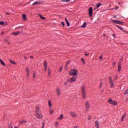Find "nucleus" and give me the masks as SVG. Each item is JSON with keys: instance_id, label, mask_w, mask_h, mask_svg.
I'll list each match as a JSON object with an SVG mask.
<instances>
[{"instance_id": "58836bf2", "label": "nucleus", "mask_w": 128, "mask_h": 128, "mask_svg": "<svg viewBox=\"0 0 128 128\" xmlns=\"http://www.w3.org/2000/svg\"><path fill=\"white\" fill-rule=\"evenodd\" d=\"M62 72V67H61L60 70V72Z\"/></svg>"}, {"instance_id": "6e6552de", "label": "nucleus", "mask_w": 128, "mask_h": 128, "mask_svg": "<svg viewBox=\"0 0 128 128\" xmlns=\"http://www.w3.org/2000/svg\"><path fill=\"white\" fill-rule=\"evenodd\" d=\"M36 114L38 118H39V119L42 118V114L41 112L36 113Z\"/></svg>"}, {"instance_id": "49530a36", "label": "nucleus", "mask_w": 128, "mask_h": 128, "mask_svg": "<svg viewBox=\"0 0 128 128\" xmlns=\"http://www.w3.org/2000/svg\"><path fill=\"white\" fill-rule=\"evenodd\" d=\"M116 28H120V26H117Z\"/></svg>"}, {"instance_id": "37998d69", "label": "nucleus", "mask_w": 128, "mask_h": 128, "mask_svg": "<svg viewBox=\"0 0 128 128\" xmlns=\"http://www.w3.org/2000/svg\"><path fill=\"white\" fill-rule=\"evenodd\" d=\"M100 60H102V58H104V56H100Z\"/></svg>"}, {"instance_id": "39448f33", "label": "nucleus", "mask_w": 128, "mask_h": 128, "mask_svg": "<svg viewBox=\"0 0 128 128\" xmlns=\"http://www.w3.org/2000/svg\"><path fill=\"white\" fill-rule=\"evenodd\" d=\"M109 80L110 86L112 88H114V80H112V77H110L109 78Z\"/></svg>"}, {"instance_id": "09e8293b", "label": "nucleus", "mask_w": 128, "mask_h": 128, "mask_svg": "<svg viewBox=\"0 0 128 128\" xmlns=\"http://www.w3.org/2000/svg\"><path fill=\"white\" fill-rule=\"evenodd\" d=\"M118 76H116V78H115V80H118Z\"/></svg>"}, {"instance_id": "8fccbe9b", "label": "nucleus", "mask_w": 128, "mask_h": 128, "mask_svg": "<svg viewBox=\"0 0 128 128\" xmlns=\"http://www.w3.org/2000/svg\"><path fill=\"white\" fill-rule=\"evenodd\" d=\"M85 56H89V54H86Z\"/></svg>"}, {"instance_id": "412c9836", "label": "nucleus", "mask_w": 128, "mask_h": 128, "mask_svg": "<svg viewBox=\"0 0 128 128\" xmlns=\"http://www.w3.org/2000/svg\"><path fill=\"white\" fill-rule=\"evenodd\" d=\"M70 61H68L66 64V68H65V70H67L68 68V66L70 65Z\"/></svg>"}, {"instance_id": "7c9ffc66", "label": "nucleus", "mask_w": 128, "mask_h": 128, "mask_svg": "<svg viewBox=\"0 0 128 128\" xmlns=\"http://www.w3.org/2000/svg\"><path fill=\"white\" fill-rule=\"evenodd\" d=\"M62 118H64V115L61 114L60 117L58 120H62Z\"/></svg>"}, {"instance_id": "de8ad7c7", "label": "nucleus", "mask_w": 128, "mask_h": 128, "mask_svg": "<svg viewBox=\"0 0 128 128\" xmlns=\"http://www.w3.org/2000/svg\"><path fill=\"white\" fill-rule=\"evenodd\" d=\"M62 26H64V22H62Z\"/></svg>"}, {"instance_id": "4468645a", "label": "nucleus", "mask_w": 128, "mask_h": 128, "mask_svg": "<svg viewBox=\"0 0 128 128\" xmlns=\"http://www.w3.org/2000/svg\"><path fill=\"white\" fill-rule=\"evenodd\" d=\"M56 92L58 96H60V90L58 88L56 89Z\"/></svg>"}, {"instance_id": "864d4df0", "label": "nucleus", "mask_w": 128, "mask_h": 128, "mask_svg": "<svg viewBox=\"0 0 128 128\" xmlns=\"http://www.w3.org/2000/svg\"><path fill=\"white\" fill-rule=\"evenodd\" d=\"M116 10H118V8L116 7Z\"/></svg>"}, {"instance_id": "a211bd4d", "label": "nucleus", "mask_w": 128, "mask_h": 128, "mask_svg": "<svg viewBox=\"0 0 128 128\" xmlns=\"http://www.w3.org/2000/svg\"><path fill=\"white\" fill-rule=\"evenodd\" d=\"M96 126V128H100V123L96 121L95 122Z\"/></svg>"}, {"instance_id": "1a4fd4ad", "label": "nucleus", "mask_w": 128, "mask_h": 128, "mask_svg": "<svg viewBox=\"0 0 128 128\" xmlns=\"http://www.w3.org/2000/svg\"><path fill=\"white\" fill-rule=\"evenodd\" d=\"M112 22H114V24H122V22H118V20H112Z\"/></svg>"}, {"instance_id": "bf43d9fd", "label": "nucleus", "mask_w": 128, "mask_h": 128, "mask_svg": "<svg viewBox=\"0 0 128 128\" xmlns=\"http://www.w3.org/2000/svg\"><path fill=\"white\" fill-rule=\"evenodd\" d=\"M12 128V127H10V128Z\"/></svg>"}, {"instance_id": "4c0bfd02", "label": "nucleus", "mask_w": 128, "mask_h": 128, "mask_svg": "<svg viewBox=\"0 0 128 128\" xmlns=\"http://www.w3.org/2000/svg\"><path fill=\"white\" fill-rule=\"evenodd\" d=\"M102 86H104V84H102V82H101L100 84V88H102Z\"/></svg>"}, {"instance_id": "c03bdc74", "label": "nucleus", "mask_w": 128, "mask_h": 128, "mask_svg": "<svg viewBox=\"0 0 128 128\" xmlns=\"http://www.w3.org/2000/svg\"><path fill=\"white\" fill-rule=\"evenodd\" d=\"M56 126H58V122H56Z\"/></svg>"}, {"instance_id": "9d476101", "label": "nucleus", "mask_w": 128, "mask_h": 128, "mask_svg": "<svg viewBox=\"0 0 128 128\" xmlns=\"http://www.w3.org/2000/svg\"><path fill=\"white\" fill-rule=\"evenodd\" d=\"M26 72L27 77L28 78L30 74V71L28 68H26Z\"/></svg>"}, {"instance_id": "2eb2a0df", "label": "nucleus", "mask_w": 128, "mask_h": 128, "mask_svg": "<svg viewBox=\"0 0 128 128\" xmlns=\"http://www.w3.org/2000/svg\"><path fill=\"white\" fill-rule=\"evenodd\" d=\"M120 70H122V63L120 62L118 67V72H120Z\"/></svg>"}, {"instance_id": "e433bc0d", "label": "nucleus", "mask_w": 128, "mask_h": 128, "mask_svg": "<svg viewBox=\"0 0 128 128\" xmlns=\"http://www.w3.org/2000/svg\"><path fill=\"white\" fill-rule=\"evenodd\" d=\"M40 18H42V20H46V18L42 16L41 15H40Z\"/></svg>"}, {"instance_id": "2f4dec72", "label": "nucleus", "mask_w": 128, "mask_h": 128, "mask_svg": "<svg viewBox=\"0 0 128 128\" xmlns=\"http://www.w3.org/2000/svg\"><path fill=\"white\" fill-rule=\"evenodd\" d=\"M10 62H11V64H16V62L12 60H10Z\"/></svg>"}, {"instance_id": "f3484780", "label": "nucleus", "mask_w": 128, "mask_h": 128, "mask_svg": "<svg viewBox=\"0 0 128 128\" xmlns=\"http://www.w3.org/2000/svg\"><path fill=\"white\" fill-rule=\"evenodd\" d=\"M65 20L66 22V24L68 26V27L70 26V22H68V19L66 18Z\"/></svg>"}, {"instance_id": "052dcab7", "label": "nucleus", "mask_w": 128, "mask_h": 128, "mask_svg": "<svg viewBox=\"0 0 128 128\" xmlns=\"http://www.w3.org/2000/svg\"><path fill=\"white\" fill-rule=\"evenodd\" d=\"M62 2H64V0H63Z\"/></svg>"}, {"instance_id": "aec40b11", "label": "nucleus", "mask_w": 128, "mask_h": 128, "mask_svg": "<svg viewBox=\"0 0 128 128\" xmlns=\"http://www.w3.org/2000/svg\"><path fill=\"white\" fill-rule=\"evenodd\" d=\"M26 120H20V124H26Z\"/></svg>"}, {"instance_id": "b1692460", "label": "nucleus", "mask_w": 128, "mask_h": 128, "mask_svg": "<svg viewBox=\"0 0 128 128\" xmlns=\"http://www.w3.org/2000/svg\"><path fill=\"white\" fill-rule=\"evenodd\" d=\"M49 112H50V114H51V115H52V114H54V110H52V108H50V109Z\"/></svg>"}, {"instance_id": "680f3d73", "label": "nucleus", "mask_w": 128, "mask_h": 128, "mask_svg": "<svg viewBox=\"0 0 128 128\" xmlns=\"http://www.w3.org/2000/svg\"><path fill=\"white\" fill-rule=\"evenodd\" d=\"M119 4H120V2H119Z\"/></svg>"}, {"instance_id": "393cba45", "label": "nucleus", "mask_w": 128, "mask_h": 128, "mask_svg": "<svg viewBox=\"0 0 128 128\" xmlns=\"http://www.w3.org/2000/svg\"><path fill=\"white\" fill-rule=\"evenodd\" d=\"M0 62H1L2 64L4 66H6V64H4L2 59H0Z\"/></svg>"}, {"instance_id": "a878e982", "label": "nucleus", "mask_w": 128, "mask_h": 128, "mask_svg": "<svg viewBox=\"0 0 128 128\" xmlns=\"http://www.w3.org/2000/svg\"><path fill=\"white\" fill-rule=\"evenodd\" d=\"M22 16L25 22L26 21V14H24Z\"/></svg>"}, {"instance_id": "a19ab883", "label": "nucleus", "mask_w": 128, "mask_h": 128, "mask_svg": "<svg viewBox=\"0 0 128 128\" xmlns=\"http://www.w3.org/2000/svg\"><path fill=\"white\" fill-rule=\"evenodd\" d=\"M65 2H70V0H64Z\"/></svg>"}, {"instance_id": "5fc2aeb1", "label": "nucleus", "mask_w": 128, "mask_h": 128, "mask_svg": "<svg viewBox=\"0 0 128 128\" xmlns=\"http://www.w3.org/2000/svg\"><path fill=\"white\" fill-rule=\"evenodd\" d=\"M6 14H8V16H10V13H6Z\"/></svg>"}, {"instance_id": "dca6fc26", "label": "nucleus", "mask_w": 128, "mask_h": 128, "mask_svg": "<svg viewBox=\"0 0 128 128\" xmlns=\"http://www.w3.org/2000/svg\"><path fill=\"white\" fill-rule=\"evenodd\" d=\"M42 2H35L34 4H32V6H36V5H38V4H42Z\"/></svg>"}, {"instance_id": "f704fd0d", "label": "nucleus", "mask_w": 128, "mask_h": 128, "mask_svg": "<svg viewBox=\"0 0 128 128\" xmlns=\"http://www.w3.org/2000/svg\"><path fill=\"white\" fill-rule=\"evenodd\" d=\"M33 78H36V73H34Z\"/></svg>"}, {"instance_id": "a18cd8bd", "label": "nucleus", "mask_w": 128, "mask_h": 128, "mask_svg": "<svg viewBox=\"0 0 128 128\" xmlns=\"http://www.w3.org/2000/svg\"><path fill=\"white\" fill-rule=\"evenodd\" d=\"M116 63H114V64H112V66H116Z\"/></svg>"}, {"instance_id": "3c124183", "label": "nucleus", "mask_w": 128, "mask_h": 128, "mask_svg": "<svg viewBox=\"0 0 128 128\" xmlns=\"http://www.w3.org/2000/svg\"><path fill=\"white\" fill-rule=\"evenodd\" d=\"M113 36H114V38H116V34H114Z\"/></svg>"}, {"instance_id": "20e7f679", "label": "nucleus", "mask_w": 128, "mask_h": 128, "mask_svg": "<svg viewBox=\"0 0 128 128\" xmlns=\"http://www.w3.org/2000/svg\"><path fill=\"white\" fill-rule=\"evenodd\" d=\"M108 102L109 104H112L113 106H116L118 104V102L114 101V100H112V98H110L108 100Z\"/></svg>"}, {"instance_id": "72a5a7b5", "label": "nucleus", "mask_w": 128, "mask_h": 128, "mask_svg": "<svg viewBox=\"0 0 128 128\" xmlns=\"http://www.w3.org/2000/svg\"><path fill=\"white\" fill-rule=\"evenodd\" d=\"M82 62L84 64H86V62L84 61V58H82Z\"/></svg>"}, {"instance_id": "c756f323", "label": "nucleus", "mask_w": 128, "mask_h": 128, "mask_svg": "<svg viewBox=\"0 0 128 128\" xmlns=\"http://www.w3.org/2000/svg\"><path fill=\"white\" fill-rule=\"evenodd\" d=\"M102 5V4L101 3L98 4H97V6H96L97 8H98Z\"/></svg>"}, {"instance_id": "cd10ccee", "label": "nucleus", "mask_w": 128, "mask_h": 128, "mask_svg": "<svg viewBox=\"0 0 128 128\" xmlns=\"http://www.w3.org/2000/svg\"><path fill=\"white\" fill-rule=\"evenodd\" d=\"M119 29L120 30H122V32H126V33L128 34V32H126V31H124V28H122L120 27V28H119Z\"/></svg>"}, {"instance_id": "ea45409f", "label": "nucleus", "mask_w": 128, "mask_h": 128, "mask_svg": "<svg viewBox=\"0 0 128 128\" xmlns=\"http://www.w3.org/2000/svg\"><path fill=\"white\" fill-rule=\"evenodd\" d=\"M44 126H46V124H44V123H42V128H44Z\"/></svg>"}, {"instance_id": "0eeeda50", "label": "nucleus", "mask_w": 128, "mask_h": 128, "mask_svg": "<svg viewBox=\"0 0 128 128\" xmlns=\"http://www.w3.org/2000/svg\"><path fill=\"white\" fill-rule=\"evenodd\" d=\"M92 8H90L89 9V15L90 17L92 16V14H94V12L92 11Z\"/></svg>"}, {"instance_id": "c85d7f7f", "label": "nucleus", "mask_w": 128, "mask_h": 128, "mask_svg": "<svg viewBox=\"0 0 128 128\" xmlns=\"http://www.w3.org/2000/svg\"><path fill=\"white\" fill-rule=\"evenodd\" d=\"M50 72H52V71L50 70V68H48V76H50Z\"/></svg>"}, {"instance_id": "473e14b6", "label": "nucleus", "mask_w": 128, "mask_h": 128, "mask_svg": "<svg viewBox=\"0 0 128 128\" xmlns=\"http://www.w3.org/2000/svg\"><path fill=\"white\" fill-rule=\"evenodd\" d=\"M4 24H6V23L4 22H0V26H4Z\"/></svg>"}, {"instance_id": "9b49d317", "label": "nucleus", "mask_w": 128, "mask_h": 128, "mask_svg": "<svg viewBox=\"0 0 128 128\" xmlns=\"http://www.w3.org/2000/svg\"><path fill=\"white\" fill-rule=\"evenodd\" d=\"M44 70L45 72H46V70H48V63L46 62H45L44 64Z\"/></svg>"}, {"instance_id": "f257e3e1", "label": "nucleus", "mask_w": 128, "mask_h": 128, "mask_svg": "<svg viewBox=\"0 0 128 128\" xmlns=\"http://www.w3.org/2000/svg\"><path fill=\"white\" fill-rule=\"evenodd\" d=\"M78 77L73 76L71 78L68 79V80L67 82L65 83L66 86H68V84H74V82H76V80H78Z\"/></svg>"}, {"instance_id": "f03ea898", "label": "nucleus", "mask_w": 128, "mask_h": 128, "mask_svg": "<svg viewBox=\"0 0 128 128\" xmlns=\"http://www.w3.org/2000/svg\"><path fill=\"white\" fill-rule=\"evenodd\" d=\"M70 76L78 78V71L76 69L72 70L70 72Z\"/></svg>"}, {"instance_id": "5701e85b", "label": "nucleus", "mask_w": 128, "mask_h": 128, "mask_svg": "<svg viewBox=\"0 0 128 128\" xmlns=\"http://www.w3.org/2000/svg\"><path fill=\"white\" fill-rule=\"evenodd\" d=\"M36 114H38L40 112V107H36Z\"/></svg>"}, {"instance_id": "f8f14e48", "label": "nucleus", "mask_w": 128, "mask_h": 128, "mask_svg": "<svg viewBox=\"0 0 128 128\" xmlns=\"http://www.w3.org/2000/svg\"><path fill=\"white\" fill-rule=\"evenodd\" d=\"M20 34V32H14L12 33V36H18V34Z\"/></svg>"}, {"instance_id": "7ed1b4c3", "label": "nucleus", "mask_w": 128, "mask_h": 128, "mask_svg": "<svg viewBox=\"0 0 128 128\" xmlns=\"http://www.w3.org/2000/svg\"><path fill=\"white\" fill-rule=\"evenodd\" d=\"M86 86H83L81 87V90L83 98H86Z\"/></svg>"}, {"instance_id": "13d9d810", "label": "nucleus", "mask_w": 128, "mask_h": 128, "mask_svg": "<svg viewBox=\"0 0 128 128\" xmlns=\"http://www.w3.org/2000/svg\"><path fill=\"white\" fill-rule=\"evenodd\" d=\"M31 58H32V57H30Z\"/></svg>"}, {"instance_id": "6ab92c4d", "label": "nucleus", "mask_w": 128, "mask_h": 128, "mask_svg": "<svg viewBox=\"0 0 128 128\" xmlns=\"http://www.w3.org/2000/svg\"><path fill=\"white\" fill-rule=\"evenodd\" d=\"M87 26H88V24H86V22H84L83 26H81V28H86Z\"/></svg>"}, {"instance_id": "6e6d98bb", "label": "nucleus", "mask_w": 128, "mask_h": 128, "mask_svg": "<svg viewBox=\"0 0 128 128\" xmlns=\"http://www.w3.org/2000/svg\"><path fill=\"white\" fill-rule=\"evenodd\" d=\"M4 34V32H2V34Z\"/></svg>"}, {"instance_id": "79ce46f5", "label": "nucleus", "mask_w": 128, "mask_h": 128, "mask_svg": "<svg viewBox=\"0 0 128 128\" xmlns=\"http://www.w3.org/2000/svg\"><path fill=\"white\" fill-rule=\"evenodd\" d=\"M92 120V117L89 116V117L88 118V120Z\"/></svg>"}, {"instance_id": "c9c22d12", "label": "nucleus", "mask_w": 128, "mask_h": 128, "mask_svg": "<svg viewBox=\"0 0 128 128\" xmlns=\"http://www.w3.org/2000/svg\"><path fill=\"white\" fill-rule=\"evenodd\" d=\"M126 94H128V90H126L124 93V96H126Z\"/></svg>"}, {"instance_id": "ddd939ff", "label": "nucleus", "mask_w": 128, "mask_h": 128, "mask_svg": "<svg viewBox=\"0 0 128 128\" xmlns=\"http://www.w3.org/2000/svg\"><path fill=\"white\" fill-rule=\"evenodd\" d=\"M90 103H88V102H86V110H90Z\"/></svg>"}, {"instance_id": "bb28decb", "label": "nucleus", "mask_w": 128, "mask_h": 128, "mask_svg": "<svg viewBox=\"0 0 128 128\" xmlns=\"http://www.w3.org/2000/svg\"><path fill=\"white\" fill-rule=\"evenodd\" d=\"M48 106H49V108H52V102L50 100L48 101Z\"/></svg>"}, {"instance_id": "423d86ee", "label": "nucleus", "mask_w": 128, "mask_h": 128, "mask_svg": "<svg viewBox=\"0 0 128 128\" xmlns=\"http://www.w3.org/2000/svg\"><path fill=\"white\" fill-rule=\"evenodd\" d=\"M70 114L71 116H72V118H76L78 116V114H76V112H71L70 113Z\"/></svg>"}, {"instance_id": "603ef678", "label": "nucleus", "mask_w": 128, "mask_h": 128, "mask_svg": "<svg viewBox=\"0 0 128 128\" xmlns=\"http://www.w3.org/2000/svg\"><path fill=\"white\" fill-rule=\"evenodd\" d=\"M24 58H25V60H28V58H27L26 57V56L24 57Z\"/></svg>"}, {"instance_id": "4d7b16f0", "label": "nucleus", "mask_w": 128, "mask_h": 128, "mask_svg": "<svg viewBox=\"0 0 128 128\" xmlns=\"http://www.w3.org/2000/svg\"><path fill=\"white\" fill-rule=\"evenodd\" d=\"M74 128H78V126H75Z\"/></svg>"}, {"instance_id": "4be33fe9", "label": "nucleus", "mask_w": 128, "mask_h": 128, "mask_svg": "<svg viewBox=\"0 0 128 128\" xmlns=\"http://www.w3.org/2000/svg\"><path fill=\"white\" fill-rule=\"evenodd\" d=\"M126 114H125L124 116H122V122H124V118H126Z\"/></svg>"}]
</instances>
